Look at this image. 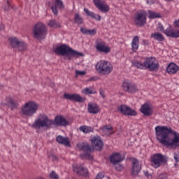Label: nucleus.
Here are the masks:
<instances>
[{
	"label": "nucleus",
	"instance_id": "1",
	"mask_svg": "<svg viewBox=\"0 0 179 179\" xmlns=\"http://www.w3.org/2000/svg\"><path fill=\"white\" fill-rule=\"evenodd\" d=\"M155 134L157 141L166 148H179V133L168 126H157Z\"/></svg>",
	"mask_w": 179,
	"mask_h": 179
},
{
	"label": "nucleus",
	"instance_id": "2",
	"mask_svg": "<svg viewBox=\"0 0 179 179\" xmlns=\"http://www.w3.org/2000/svg\"><path fill=\"white\" fill-rule=\"evenodd\" d=\"M52 125L55 127H68L69 122L62 115H57L55 120H52L48 117V115L42 113L38 115L31 127L36 131H40L41 129H50Z\"/></svg>",
	"mask_w": 179,
	"mask_h": 179
},
{
	"label": "nucleus",
	"instance_id": "3",
	"mask_svg": "<svg viewBox=\"0 0 179 179\" xmlns=\"http://www.w3.org/2000/svg\"><path fill=\"white\" fill-rule=\"evenodd\" d=\"M131 63L134 66H136L138 69H148L151 72H157L159 68H160V64L156 62V58L153 57H148L144 62L135 59Z\"/></svg>",
	"mask_w": 179,
	"mask_h": 179
},
{
	"label": "nucleus",
	"instance_id": "4",
	"mask_svg": "<svg viewBox=\"0 0 179 179\" xmlns=\"http://www.w3.org/2000/svg\"><path fill=\"white\" fill-rule=\"evenodd\" d=\"M54 52L55 54H57V55H67L66 59H68V61H71V59H72L71 57H74V58L84 57V55L82 52H78V50H75L66 45H59L54 50Z\"/></svg>",
	"mask_w": 179,
	"mask_h": 179
},
{
	"label": "nucleus",
	"instance_id": "5",
	"mask_svg": "<svg viewBox=\"0 0 179 179\" xmlns=\"http://www.w3.org/2000/svg\"><path fill=\"white\" fill-rule=\"evenodd\" d=\"M169 162V157L163 154L157 153L151 156V166L154 169H159V167H163L167 166Z\"/></svg>",
	"mask_w": 179,
	"mask_h": 179
},
{
	"label": "nucleus",
	"instance_id": "6",
	"mask_svg": "<svg viewBox=\"0 0 179 179\" xmlns=\"http://www.w3.org/2000/svg\"><path fill=\"white\" fill-rule=\"evenodd\" d=\"M38 110V104L34 101H28L26 103L21 109L22 115L25 117H33Z\"/></svg>",
	"mask_w": 179,
	"mask_h": 179
},
{
	"label": "nucleus",
	"instance_id": "7",
	"mask_svg": "<svg viewBox=\"0 0 179 179\" xmlns=\"http://www.w3.org/2000/svg\"><path fill=\"white\" fill-rule=\"evenodd\" d=\"M33 34L36 40H44L47 36V27L42 22L36 23L34 27Z\"/></svg>",
	"mask_w": 179,
	"mask_h": 179
},
{
	"label": "nucleus",
	"instance_id": "8",
	"mask_svg": "<svg viewBox=\"0 0 179 179\" xmlns=\"http://www.w3.org/2000/svg\"><path fill=\"white\" fill-rule=\"evenodd\" d=\"M78 150L83 152V155H80L81 159H87V160H93V156H92V146L87 143H81L77 144Z\"/></svg>",
	"mask_w": 179,
	"mask_h": 179
},
{
	"label": "nucleus",
	"instance_id": "9",
	"mask_svg": "<svg viewBox=\"0 0 179 179\" xmlns=\"http://www.w3.org/2000/svg\"><path fill=\"white\" fill-rule=\"evenodd\" d=\"M96 70L103 75H108L113 71V66L108 61L101 60L96 64Z\"/></svg>",
	"mask_w": 179,
	"mask_h": 179
},
{
	"label": "nucleus",
	"instance_id": "10",
	"mask_svg": "<svg viewBox=\"0 0 179 179\" xmlns=\"http://www.w3.org/2000/svg\"><path fill=\"white\" fill-rule=\"evenodd\" d=\"M146 11L143 10H141L138 11L134 17V22L136 26H138L139 27H143L146 24Z\"/></svg>",
	"mask_w": 179,
	"mask_h": 179
},
{
	"label": "nucleus",
	"instance_id": "11",
	"mask_svg": "<svg viewBox=\"0 0 179 179\" xmlns=\"http://www.w3.org/2000/svg\"><path fill=\"white\" fill-rule=\"evenodd\" d=\"M122 90L127 93H136L139 92L138 85L129 80H124L122 85Z\"/></svg>",
	"mask_w": 179,
	"mask_h": 179
},
{
	"label": "nucleus",
	"instance_id": "12",
	"mask_svg": "<svg viewBox=\"0 0 179 179\" xmlns=\"http://www.w3.org/2000/svg\"><path fill=\"white\" fill-rule=\"evenodd\" d=\"M95 48L96 50L99 51V52H104L105 54H108V52L111 51V48L106 45V42L101 39H97L96 41Z\"/></svg>",
	"mask_w": 179,
	"mask_h": 179
},
{
	"label": "nucleus",
	"instance_id": "13",
	"mask_svg": "<svg viewBox=\"0 0 179 179\" xmlns=\"http://www.w3.org/2000/svg\"><path fill=\"white\" fill-rule=\"evenodd\" d=\"M117 111H119V113H121V114H123V115L135 116L138 115L136 110L131 108L127 105H121L120 106H119L117 108Z\"/></svg>",
	"mask_w": 179,
	"mask_h": 179
},
{
	"label": "nucleus",
	"instance_id": "14",
	"mask_svg": "<svg viewBox=\"0 0 179 179\" xmlns=\"http://www.w3.org/2000/svg\"><path fill=\"white\" fill-rule=\"evenodd\" d=\"M93 2L96 8H97V9H99V10H100L101 12H103V13H107V12L110 10V6H108V4H107V3H106L105 1L93 0Z\"/></svg>",
	"mask_w": 179,
	"mask_h": 179
},
{
	"label": "nucleus",
	"instance_id": "15",
	"mask_svg": "<svg viewBox=\"0 0 179 179\" xmlns=\"http://www.w3.org/2000/svg\"><path fill=\"white\" fill-rule=\"evenodd\" d=\"M73 170L78 176H84L86 177L89 174L87 169L83 166V164H73Z\"/></svg>",
	"mask_w": 179,
	"mask_h": 179
},
{
	"label": "nucleus",
	"instance_id": "16",
	"mask_svg": "<svg viewBox=\"0 0 179 179\" xmlns=\"http://www.w3.org/2000/svg\"><path fill=\"white\" fill-rule=\"evenodd\" d=\"M64 99L66 100H71V101H76L77 103H83L85 99L82 98L80 95L78 94H64Z\"/></svg>",
	"mask_w": 179,
	"mask_h": 179
},
{
	"label": "nucleus",
	"instance_id": "17",
	"mask_svg": "<svg viewBox=\"0 0 179 179\" xmlns=\"http://www.w3.org/2000/svg\"><path fill=\"white\" fill-rule=\"evenodd\" d=\"M92 145L96 150H101V149H103V146H104V143L99 136H94L92 138Z\"/></svg>",
	"mask_w": 179,
	"mask_h": 179
},
{
	"label": "nucleus",
	"instance_id": "18",
	"mask_svg": "<svg viewBox=\"0 0 179 179\" xmlns=\"http://www.w3.org/2000/svg\"><path fill=\"white\" fill-rule=\"evenodd\" d=\"M167 36V37H171V38H179V29L174 30L171 25H169V27L165 29V31L164 33Z\"/></svg>",
	"mask_w": 179,
	"mask_h": 179
},
{
	"label": "nucleus",
	"instance_id": "19",
	"mask_svg": "<svg viewBox=\"0 0 179 179\" xmlns=\"http://www.w3.org/2000/svg\"><path fill=\"white\" fill-rule=\"evenodd\" d=\"M124 160H125V157H123L119 152L113 154L110 157V162L112 164H118V163H121Z\"/></svg>",
	"mask_w": 179,
	"mask_h": 179
},
{
	"label": "nucleus",
	"instance_id": "20",
	"mask_svg": "<svg viewBox=\"0 0 179 179\" xmlns=\"http://www.w3.org/2000/svg\"><path fill=\"white\" fill-rule=\"evenodd\" d=\"M142 170V166L139 165V161L138 159H133L132 161V176H138L141 171Z\"/></svg>",
	"mask_w": 179,
	"mask_h": 179
},
{
	"label": "nucleus",
	"instance_id": "21",
	"mask_svg": "<svg viewBox=\"0 0 179 179\" xmlns=\"http://www.w3.org/2000/svg\"><path fill=\"white\" fill-rule=\"evenodd\" d=\"M140 111L145 115V117H150L153 114V110L149 104L144 103L141 106Z\"/></svg>",
	"mask_w": 179,
	"mask_h": 179
},
{
	"label": "nucleus",
	"instance_id": "22",
	"mask_svg": "<svg viewBox=\"0 0 179 179\" xmlns=\"http://www.w3.org/2000/svg\"><path fill=\"white\" fill-rule=\"evenodd\" d=\"M90 114H99L100 113V106L97 103H89L87 107Z\"/></svg>",
	"mask_w": 179,
	"mask_h": 179
},
{
	"label": "nucleus",
	"instance_id": "23",
	"mask_svg": "<svg viewBox=\"0 0 179 179\" xmlns=\"http://www.w3.org/2000/svg\"><path fill=\"white\" fill-rule=\"evenodd\" d=\"M178 71L179 66L176 64V63L169 64L166 68V72H168L169 75H174L177 73Z\"/></svg>",
	"mask_w": 179,
	"mask_h": 179
},
{
	"label": "nucleus",
	"instance_id": "24",
	"mask_svg": "<svg viewBox=\"0 0 179 179\" xmlns=\"http://www.w3.org/2000/svg\"><path fill=\"white\" fill-rule=\"evenodd\" d=\"M84 12H85L87 16L92 17V19H95V20H101V16H100V15H96V13L89 10L87 8H84Z\"/></svg>",
	"mask_w": 179,
	"mask_h": 179
},
{
	"label": "nucleus",
	"instance_id": "25",
	"mask_svg": "<svg viewBox=\"0 0 179 179\" xmlns=\"http://www.w3.org/2000/svg\"><path fill=\"white\" fill-rule=\"evenodd\" d=\"M84 12H85L87 16L92 17V19H95V20H101V16H100V15H96V13L89 10L87 8H84Z\"/></svg>",
	"mask_w": 179,
	"mask_h": 179
},
{
	"label": "nucleus",
	"instance_id": "26",
	"mask_svg": "<svg viewBox=\"0 0 179 179\" xmlns=\"http://www.w3.org/2000/svg\"><path fill=\"white\" fill-rule=\"evenodd\" d=\"M56 141L58 143H60V145H64L65 146H69V145L68 138L63 137L62 136H57Z\"/></svg>",
	"mask_w": 179,
	"mask_h": 179
},
{
	"label": "nucleus",
	"instance_id": "27",
	"mask_svg": "<svg viewBox=\"0 0 179 179\" xmlns=\"http://www.w3.org/2000/svg\"><path fill=\"white\" fill-rule=\"evenodd\" d=\"M80 31L81 33H83V34H87L90 36H94L96 33H97V30L96 29H89L85 27H81Z\"/></svg>",
	"mask_w": 179,
	"mask_h": 179
},
{
	"label": "nucleus",
	"instance_id": "28",
	"mask_svg": "<svg viewBox=\"0 0 179 179\" xmlns=\"http://www.w3.org/2000/svg\"><path fill=\"white\" fill-rule=\"evenodd\" d=\"M131 46L133 51H136L139 48V36H136L134 37Z\"/></svg>",
	"mask_w": 179,
	"mask_h": 179
},
{
	"label": "nucleus",
	"instance_id": "29",
	"mask_svg": "<svg viewBox=\"0 0 179 179\" xmlns=\"http://www.w3.org/2000/svg\"><path fill=\"white\" fill-rule=\"evenodd\" d=\"M20 41H21L17 37H12L9 38L10 45L13 48L16 49Z\"/></svg>",
	"mask_w": 179,
	"mask_h": 179
},
{
	"label": "nucleus",
	"instance_id": "30",
	"mask_svg": "<svg viewBox=\"0 0 179 179\" xmlns=\"http://www.w3.org/2000/svg\"><path fill=\"white\" fill-rule=\"evenodd\" d=\"M151 38H154V40H156L157 41H164V36L159 32L152 34Z\"/></svg>",
	"mask_w": 179,
	"mask_h": 179
},
{
	"label": "nucleus",
	"instance_id": "31",
	"mask_svg": "<svg viewBox=\"0 0 179 179\" xmlns=\"http://www.w3.org/2000/svg\"><path fill=\"white\" fill-rule=\"evenodd\" d=\"M15 50H17L18 51H26V50H27V44H26L24 41H21Z\"/></svg>",
	"mask_w": 179,
	"mask_h": 179
},
{
	"label": "nucleus",
	"instance_id": "32",
	"mask_svg": "<svg viewBox=\"0 0 179 179\" xmlns=\"http://www.w3.org/2000/svg\"><path fill=\"white\" fill-rule=\"evenodd\" d=\"M83 17L80 14L76 13L74 16V23L76 24H83Z\"/></svg>",
	"mask_w": 179,
	"mask_h": 179
},
{
	"label": "nucleus",
	"instance_id": "33",
	"mask_svg": "<svg viewBox=\"0 0 179 179\" xmlns=\"http://www.w3.org/2000/svg\"><path fill=\"white\" fill-rule=\"evenodd\" d=\"M48 25L53 29H58L59 27H61V23L55 20H51L49 23H48Z\"/></svg>",
	"mask_w": 179,
	"mask_h": 179
},
{
	"label": "nucleus",
	"instance_id": "34",
	"mask_svg": "<svg viewBox=\"0 0 179 179\" xmlns=\"http://www.w3.org/2000/svg\"><path fill=\"white\" fill-rule=\"evenodd\" d=\"M80 131L84 134H90V132H93V127H90L89 126H81L80 127Z\"/></svg>",
	"mask_w": 179,
	"mask_h": 179
},
{
	"label": "nucleus",
	"instance_id": "35",
	"mask_svg": "<svg viewBox=\"0 0 179 179\" xmlns=\"http://www.w3.org/2000/svg\"><path fill=\"white\" fill-rule=\"evenodd\" d=\"M6 101L10 104L11 107V110H13L15 108H17V102L15 101L12 98H7Z\"/></svg>",
	"mask_w": 179,
	"mask_h": 179
},
{
	"label": "nucleus",
	"instance_id": "36",
	"mask_svg": "<svg viewBox=\"0 0 179 179\" xmlns=\"http://www.w3.org/2000/svg\"><path fill=\"white\" fill-rule=\"evenodd\" d=\"M93 87H86L82 90L84 94H96V91H93Z\"/></svg>",
	"mask_w": 179,
	"mask_h": 179
},
{
	"label": "nucleus",
	"instance_id": "37",
	"mask_svg": "<svg viewBox=\"0 0 179 179\" xmlns=\"http://www.w3.org/2000/svg\"><path fill=\"white\" fill-rule=\"evenodd\" d=\"M103 132H106L108 135H111L113 134V127L111 126H105L103 128Z\"/></svg>",
	"mask_w": 179,
	"mask_h": 179
},
{
	"label": "nucleus",
	"instance_id": "38",
	"mask_svg": "<svg viewBox=\"0 0 179 179\" xmlns=\"http://www.w3.org/2000/svg\"><path fill=\"white\" fill-rule=\"evenodd\" d=\"M157 17H160V15L155 12L149 10V18L150 19H156Z\"/></svg>",
	"mask_w": 179,
	"mask_h": 179
},
{
	"label": "nucleus",
	"instance_id": "39",
	"mask_svg": "<svg viewBox=\"0 0 179 179\" xmlns=\"http://www.w3.org/2000/svg\"><path fill=\"white\" fill-rule=\"evenodd\" d=\"M49 159H51L52 162H58V156L55 154L50 153L48 155Z\"/></svg>",
	"mask_w": 179,
	"mask_h": 179
},
{
	"label": "nucleus",
	"instance_id": "40",
	"mask_svg": "<svg viewBox=\"0 0 179 179\" xmlns=\"http://www.w3.org/2000/svg\"><path fill=\"white\" fill-rule=\"evenodd\" d=\"M85 75H86V71L76 70V78H78V76H85Z\"/></svg>",
	"mask_w": 179,
	"mask_h": 179
},
{
	"label": "nucleus",
	"instance_id": "41",
	"mask_svg": "<svg viewBox=\"0 0 179 179\" xmlns=\"http://www.w3.org/2000/svg\"><path fill=\"white\" fill-rule=\"evenodd\" d=\"M113 166H115V169L117 171H122V170H124V166L120 164V163L113 164Z\"/></svg>",
	"mask_w": 179,
	"mask_h": 179
},
{
	"label": "nucleus",
	"instance_id": "42",
	"mask_svg": "<svg viewBox=\"0 0 179 179\" xmlns=\"http://www.w3.org/2000/svg\"><path fill=\"white\" fill-rule=\"evenodd\" d=\"M56 6L59 8V9H62L64 8V3L61 0H55Z\"/></svg>",
	"mask_w": 179,
	"mask_h": 179
},
{
	"label": "nucleus",
	"instance_id": "43",
	"mask_svg": "<svg viewBox=\"0 0 179 179\" xmlns=\"http://www.w3.org/2000/svg\"><path fill=\"white\" fill-rule=\"evenodd\" d=\"M50 177L52 179H59V177L58 176V175L55 173V171H52L50 174Z\"/></svg>",
	"mask_w": 179,
	"mask_h": 179
},
{
	"label": "nucleus",
	"instance_id": "44",
	"mask_svg": "<svg viewBox=\"0 0 179 179\" xmlns=\"http://www.w3.org/2000/svg\"><path fill=\"white\" fill-rule=\"evenodd\" d=\"M104 178V173H99L97 176H96L95 179H103Z\"/></svg>",
	"mask_w": 179,
	"mask_h": 179
},
{
	"label": "nucleus",
	"instance_id": "45",
	"mask_svg": "<svg viewBox=\"0 0 179 179\" xmlns=\"http://www.w3.org/2000/svg\"><path fill=\"white\" fill-rule=\"evenodd\" d=\"M51 9L54 15H58V9H57V6H52Z\"/></svg>",
	"mask_w": 179,
	"mask_h": 179
},
{
	"label": "nucleus",
	"instance_id": "46",
	"mask_svg": "<svg viewBox=\"0 0 179 179\" xmlns=\"http://www.w3.org/2000/svg\"><path fill=\"white\" fill-rule=\"evenodd\" d=\"M159 31H162V33H164V31H166V30L164 29V27H163L162 24H159Z\"/></svg>",
	"mask_w": 179,
	"mask_h": 179
},
{
	"label": "nucleus",
	"instance_id": "47",
	"mask_svg": "<svg viewBox=\"0 0 179 179\" xmlns=\"http://www.w3.org/2000/svg\"><path fill=\"white\" fill-rule=\"evenodd\" d=\"M97 80V77H91L90 79L87 80V82H96Z\"/></svg>",
	"mask_w": 179,
	"mask_h": 179
},
{
	"label": "nucleus",
	"instance_id": "48",
	"mask_svg": "<svg viewBox=\"0 0 179 179\" xmlns=\"http://www.w3.org/2000/svg\"><path fill=\"white\" fill-rule=\"evenodd\" d=\"M174 159L177 163H179V154H177V153L174 154Z\"/></svg>",
	"mask_w": 179,
	"mask_h": 179
},
{
	"label": "nucleus",
	"instance_id": "49",
	"mask_svg": "<svg viewBox=\"0 0 179 179\" xmlns=\"http://www.w3.org/2000/svg\"><path fill=\"white\" fill-rule=\"evenodd\" d=\"M174 27H178L179 28V19L176 20L173 22Z\"/></svg>",
	"mask_w": 179,
	"mask_h": 179
},
{
	"label": "nucleus",
	"instance_id": "50",
	"mask_svg": "<svg viewBox=\"0 0 179 179\" xmlns=\"http://www.w3.org/2000/svg\"><path fill=\"white\" fill-rule=\"evenodd\" d=\"M12 8V6H10V3H9V1L7 2V6L5 8V10H9Z\"/></svg>",
	"mask_w": 179,
	"mask_h": 179
},
{
	"label": "nucleus",
	"instance_id": "51",
	"mask_svg": "<svg viewBox=\"0 0 179 179\" xmlns=\"http://www.w3.org/2000/svg\"><path fill=\"white\" fill-rule=\"evenodd\" d=\"M100 95L103 97V99H106V94H104V91L103 90H100Z\"/></svg>",
	"mask_w": 179,
	"mask_h": 179
},
{
	"label": "nucleus",
	"instance_id": "52",
	"mask_svg": "<svg viewBox=\"0 0 179 179\" xmlns=\"http://www.w3.org/2000/svg\"><path fill=\"white\" fill-rule=\"evenodd\" d=\"M143 43L144 45H149V41H148V40H143Z\"/></svg>",
	"mask_w": 179,
	"mask_h": 179
},
{
	"label": "nucleus",
	"instance_id": "53",
	"mask_svg": "<svg viewBox=\"0 0 179 179\" xmlns=\"http://www.w3.org/2000/svg\"><path fill=\"white\" fill-rule=\"evenodd\" d=\"M5 25L3 24H0V30H4Z\"/></svg>",
	"mask_w": 179,
	"mask_h": 179
},
{
	"label": "nucleus",
	"instance_id": "54",
	"mask_svg": "<svg viewBox=\"0 0 179 179\" xmlns=\"http://www.w3.org/2000/svg\"><path fill=\"white\" fill-rule=\"evenodd\" d=\"M147 3L148 5H152V3H153V0H147Z\"/></svg>",
	"mask_w": 179,
	"mask_h": 179
},
{
	"label": "nucleus",
	"instance_id": "55",
	"mask_svg": "<svg viewBox=\"0 0 179 179\" xmlns=\"http://www.w3.org/2000/svg\"><path fill=\"white\" fill-rule=\"evenodd\" d=\"M165 1H167L168 2H170V1H171V0H165Z\"/></svg>",
	"mask_w": 179,
	"mask_h": 179
}]
</instances>
